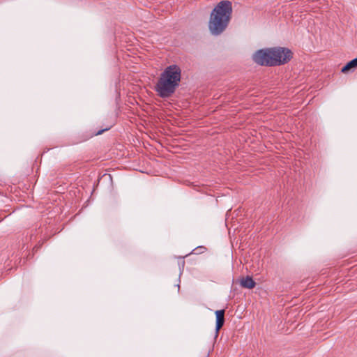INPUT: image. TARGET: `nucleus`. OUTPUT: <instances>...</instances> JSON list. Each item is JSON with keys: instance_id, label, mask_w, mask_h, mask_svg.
<instances>
[{"instance_id": "9", "label": "nucleus", "mask_w": 357, "mask_h": 357, "mask_svg": "<svg viewBox=\"0 0 357 357\" xmlns=\"http://www.w3.org/2000/svg\"><path fill=\"white\" fill-rule=\"evenodd\" d=\"M112 127V126H111L107 127L106 128L100 129V130H99L97 132H93L92 134L90 135L89 137H92L93 136H97V135H102L104 132L109 130Z\"/></svg>"}, {"instance_id": "10", "label": "nucleus", "mask_w": 357, "mask_h": 357, "mask_svg": "<svg viewBox=\"0 0 357 357\" xmlns=\"http://www.w3.org/2000/svg\"><path fill=\"white\" fill-rule=\"evenodd\" d=\"M43 243H44V241H39V242L38 243V244H36V245L33 247V254H34L35 252H38V250L42 248V246H43Z\"/></svg>"}, {"instance_id": "4", "label": "nucleus", "mask_w": 357, "mask_h": 357, "mask_svg": "<svg viewBox=\"0 0 357 357\" xmlns=\"http://www.w3.org/2000/svg\"><path fill=\"white\" fill-rule=\"evenodd\" d=\"M294 53L288 47H273V66L288 63L293 59Z\"/></svg>"}, {"instance_id": "8", "label": "nucleus", "mask_w": 357, "mask_h": 357, "mask_svg": "<svg viewBox=\"0 0 357 357\" xmlns=\"http://www.w3.org/2000/svg\"><path fill=\"white\" fill-rule=\"evenodd\" d=\"M206 251H207V248L205 246L199 245V246H197V248H195L191 252L185 255V256H184V257H181V258L183 259L184 257H188V255H190L191 254H195V255L202 254Z\"/></svg>"}, {"instance_id": "3", "label": "nucleus", "mask_w": 357, "mask_h": 357, "mask_svg": "<svg viewBox=\"0 0 357 357\" xmlns=\"http://www.w3.org/2000/svg\"><path fill=\"white\" fill-rule=\"evenodd\" d=\"M252 61L259 66L273 67V47L257 50L252 56Z\"/></svg>"}, {"instance_id": "5", "label": "nucleus", "mask_w": 357, "mask_h": 357, "mask_svg": "<svg viewBox=\"0 0 357 357\" xmlns=\"http://www.w3.org/2000/svg\"><path fill=\"white\" fill-rule=\"evenodd\" d=\"M216 316V323H215V336L218 335L219 331L222 328L225 324V310H219L215 312Z\"/></svg>"}, {"instance_id": "7", "label": "nucleus", "mask_w": 357, "mask_h": 357, "mask_svg": "<svg viewBox=\"0 0 357 357\" xmlns=\"http://www.w3.org/2000/svg\"><path fill=\"white\" fill-rule=\"evenodd\" d=\"M357 68V56L347 62L341 69L342 73L347 74L349 72L354 71Z\"/></svg>"}, {"instance_id": "6", "label": "nucleus", "mask_w": 357, "mask_h": 357, "mask_svg": "<svg viewBox=\"0 0 357 357\" xmlns=\"http://www.w3.org/2000/svg\"><path fill=\"white\" fill-rule=\"evenodd\" d=\"M240 284L243 288L252 289L255 287L257 284L252 276L247 275L240 279Z\"/></svg>"}, {"instance_id": "1", "label": "nucleus", "mask_w": 357, "mask_h": 357, "mask_svg": "<svg viewBox=\"0 0 357 357\" xmlns=\"http://www.w3.org/2000/svg\"><path fill=\"white\" fill-rule=\"evenodd\" d=\"M181 79V69L176 64L167 66L160 74L154 90L161 98H169L179 86Z\"/></svg>"}, {"instance_id": "2", "label": "nucleus", "mask_w": 357, "mask_h": 357, "mask_svg": "<svg viewBox=\"0 0 357 357\" xmlns=\"http://www.w3.org/2000/svg\"><path fill=\"white\" fill-rule=\"evenodd\" d=\"M231 15V2L228 0L219 2L210 15L208 29L211 33L213 36H219L222 33L229 24Z\"/></svg>"}]
</instances>
